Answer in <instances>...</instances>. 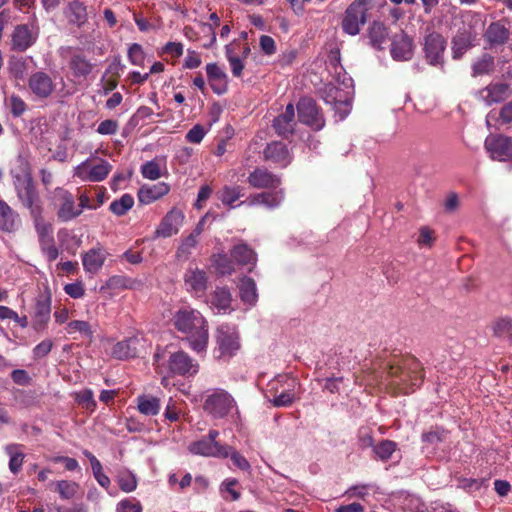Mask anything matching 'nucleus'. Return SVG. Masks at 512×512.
Returning <instances> with one entry per match:
<instances>
[{"instance_id": "nucleus-1", "label": "nucleus", "mask_w": 512, "mask_h": 512, "mask_svg": "<svg viewBox=\"0 0 512 512\" xmlns=\"http://www.w3.org/2000/svg\"><path fill=\"white\" fill-rule=\"evenodd\" d=\"M174 325L178 331L187 335L186 340L193 351H206L209 341L208 322L198 310L180 309L174 315Z\"/></svg>"}, {"instance_id": "nucleus-2", "label": "nucleus", "mask_w": 512, "mask_h": 512, "mask_svg": "<svg viewBox=\"0 0 512 512\" xmlns=\"http://www.w3.org/2000/svg\"><path fill=\"white\" fill-rule=\"evenodd\" d=\"M384 381L392 389L410 393L423 381L421 363L415 358H408L403 365L387 364Z\"/></svg>"}, {"instance_id": "nucleus-3", "label": "nucleus", "mask_w": 512, "mask_h": 512, "mask_svg": "<svg viewBox=\"0 0 512 512\" xmlns=\"http://www.w3.org/2000/svg\"><path fill=\"white\" fill-rule=\"evenodd\" d=\"M13 185L21 206L28 210L31 219L44 214L43 201L34 185L32 176L29 172L23 175L14 174Z\"/></svg>"}, {"instance_id": "nucleus-4", "label": "nucleus", "mask_w": 512, "mask_h": 512, "mask_svg": "<svg viewBox=\"0 0 512 512\" xmlns=\"http://www.w3.org/2000/svg\"><path fill=\"white\" fill-rule=\"evenodd\" d=\"M154 365L160 374L164 373L167 369L172 375L193 376L199 370L198 363L184 351L171 353L167 360V366L165 365L163 354L157 351L154 354Z\"/></svg>"}, {"instance_id": "nucleus-5", "label": "nucleus", "mask_w": 512, "mask_h": 512, "mask_svg": "<svg viewBox=\"0 0 512 512\" xmlns=\"http://www.w3.org/2000/svg\"><path fill=\"white\" fill-rule=\"evenodd\" d=\"M112 171V165L102 158L90 157L74 168L73 176L83 182H101Z\"/></svg>"}, {"instance_id": "nucleus-6", "label": "nucleus", "mask_w": 512, "mask_h": 512, "mask_svg": "<svg viewBox=\"0 0 512 512\" xmlns=\"http://www.w3.org/2000/svg\"><path fill=\"white\" fill-rule=\"evenodd\" d=\"M234 408H236L234 398L223 389H214L206 396L203 403L204 411L215 419L226 417Z\"/></svg>"}, {"instance_id": "nucleus-7", "label": "nucleus", "mask_w": 512, "mask_h": 512, "mask_svg": "<svg viewBox=\"0 0 512 512\" xmlns=\"http://www.w3.org/2000/svg\"><path fill=\"white\" fill-rule=\"evenodd\" d=\"M371 0H355L345 11L342 29L345 33L355 36L367 20L368 5Z\"/></svg>"}, {"instance_id": "nucleus-8", "label": "nucleus", "mask_w": 512, "mask_h": 512, "mask_svg": "<svg viewBox=\"0 0 512 512\" xmlns=\"http://www.w3.org/2000/svg\"><path fill=\"white\" fill-rule=\"evenodd\" d=\"M218 435L217 430H210L206 437L192 442L188 450L195 455L226 458L229 456L230 447L217 442Z\"/></svg>"}, {"instance_id": "nucleus-9", "label": "nucleus", "mask_w": 512, "mask_h": 512, "mask_svg": "<svg viewBox=\"0 0 512 512\" xmlns=\"http://www.w3.org/2000/svg\"><path fill=\"white\" fill-rule=\"evenodd\" d=\"M216 343V357L230 358L240 348L238 332L232 326L221 325L216 330Z\"/></svg>"}, {"instance_id": "nucleus-10", "label": "nucleus", "mask_w": 512, "mask_h": 512, "mask_svg": "<svg viewBox=\"0 0 512 512\" xmlns=\"http://www.w3.org/2000/svg\"><path fill=\"white\" fill-rule=\"evenodd\" d=\"M52 199L58 207L57 217L62 222H68L81 214V208H77L73 195L62 187L52 191Z\"/></svg>"}, {"instance_id": "nucleus-11", "label": "nucleus", "mask_w": 512, "mask_h": 512, "mask_svg": "<svg viewBox=\"0 0 512 512\" xmlns=\"http://www.w3.org/2000/svg\"><path fill=\"white\" fill-rule=\"evenodd\" d=\"M184 288L192 296L201 298L204 297L209 285L208 273L196 266H189L184 275Z\"/></svg>"}, {"instance_id": "nucleus-12", "label": "nucleus", "mask_w": 512, "mask_h": 512, "mask_svg": "<svg viewBox=\"0 0 512 512\" xmlns=\"http://www.w3.org/2000/svg\"><path fill=\"white\" fill-rule=\"evenodd\" d=\"M297 110L300 122L314 130H320L324 127V118L313 99L302 98L297 105Z\"/></svg>"}, {"instance_id": "nucleus-13", "label": "nucleus", "mask_w": 512, "mask_h": 512, "mask_svg": "<svg viewBox=\"0 0 512 512\" xmlns=\"http://www.w3.org/2000/svg\"><path fill=\"white\" fill-rule=\"evenodd\" d=\"M485 148L493 160L512 161V137L503 135L486 139Z\"/></svg>"}, {"instance_id": "nucleus-14", "label": "nucleus", "mask_w": 512, "mask_h": 512, "mask_svg": "<svg viewBox=\"0 0 512 512\" xmlns=\"http://www.w3.org/2000/svg\"><path fill=\"white\" fill-rule=\"evenodd\" d=\"M247 183L255 189H277L281 178L264 167H257L249 173Z\"/></svg>"}, {"instance_id": "nucleus-15", "label": "nucleus", "mask_w": 512, "mask_h": 512, "mask_svg": "<svg viewBox=\"0 0 512 512\" xmlns=\"http://www.w3.org/2000/svg\"><path fill=\"white\" fill-rule=\"evenodd\" d=\"M445 48L446 41L442 35L436 32L427 35L424 42V52L429 64L434 66L442 64Z\"/></svg>"}, {"instance_id": "nucleus-16", "label": "nucleus", "mask_w": 512, "mask_h": 512, "mask_svg": "<svg viewBox=\"0 0 512 512\" xmlns=\"http://www.w3.org/2000/svg\"><path fill=\"white\" fill-rule=\"evenodd\" d=\"M390 53L396 61H409L414 53L413 40L403 31L393 35Z\"/></svg>"}, {"instance_id": "nucleus-17", "label": "nucleus", "mask_w": 512, "mask_h": 512, "mask_svg": "<svg viewBox=\"0 0 512 512\" xmlns=\"http://www.w3.org/2000/svg\"><path fill=\"white\" fill-rule=\"evenodd\" d=\"M51 314V297L49 294H41L36 298L32 327L36 331L46 328Z\"/></svg>"}, {"instance_id": "nucleus-18", "label": "nucleus", "mask_w": 512, "mask_h": 512, "mask_svg": "<svg viewBox=\"0 0 512 512\" xmlns=\"http://www.w3.org/2000/svg\"><path fill=\"white\" fill-rule=\"evenodd\" d=\"M28 86L31 92L40 99L48 98L55 88L51 77L42 71H37L29 77Z\"/></svg>"}, {"instance_id": "nucleus-19", "label": "nucleus", "mask_w": 512, "mask_h": 512, "mask_svg": "<svg viewBox=\"0 0 512 512\" xmlns=\"http://www.w3.org/2000/svg\"><path fill=\"white\" fill-rule=\"evenodd\" d=\"M184 214L177 209L169 211L162 219L158 228L156 229V235L159 237L167 238L174 234H177L180 227L183 225Z\"/></svg>"}, {"instance_id": "nucleus-20", "label": "nucleus", "mask_w": 512, "mask_h": 512, "mask_svg": "<svg viewBox=\"0 0 512 512\" xmlns=\"http://www.w3.org/2000/svg\"><path fill=\"white\" fill-rule=\"evenodd\" d=\"M510 86L506 83H491L479 91V98L488 106L501 102L510 96Z\"/></svg>"}, {"instance_id": "nucleus-21", "label": "nucleus", "mask_w": 512, "mask_h": 512, "mask_svg": "<svg viewBox=\"0 0 512 512\" xmlns=\"http://www.w3.org/2000/svg\"><path fill=\"white\" fill-rule=\"evenodd\" d=\"M20 225L21 218L18 212L4 200L0 199V231L14 233L19 229Z\"/></svg>"}, {"instance_id": "nucleus-22", "label": "nucleus", "mask_w": 512, "mask_h": 512, "mask_svg": "<svg viewBox=\"0 0 512 512\" xmlns=\"http://www.w3.org/2000/svg\"><path fill=\"white\" fill-rule=\"evenodd\" d=\"M295 125L294 106L289 103L285 111L274 119L273 127L278 135L287 138L293 134Z\"/></svg>"}, {"instance_id": "nucleus-23", "label": "nucleus", "mask_w": 512, "mask_h": 512, "mask_svg": "<svg viewBox=\"0 0 512 512\" xmlns=\"http://www.w3.org/2000/svg\"><path fill=\"white\" fill-rule=\"evenodd\" d=\"M265 160L272 161L281 167H287L292 158L287 146L282 142H272L264 149Z\"/></svg>"}, {"instance_id": "nucleus-24", "label": "nucleus", "mask_w": 512, "mask_h": 512, "mask_svg": "<svg viewBox=\"0 0 512 512\" xmlns=\"http://www.w3.org/2000/svg\"><path fill=\"white\" fill-rule=\"evenodd\" d=\"M11 37L12 49L20 52L26 51L36 40L27 25L16 26Z\"/></svg>"}, {"instance_id": "nucleus-25", "label": "nucleus", "mask_w": 512, "mask_h": 512, "mask_svg": "<svg viewBox=\"0 0 512 512\" xmlns=\"http://www.w3.org/2000/svg\"><path fill=\"white\" fill-rule=\"evenodd\" d=\"M170 187L164 182L153 185L142 186L138 193L139 201L143 204H150L160 197L168 194Z\"/></svg>"}, {"instance_id": "nucleus-26", "label": "nucleus", "mask_w": 512, "mask_h": 512, "mask_svg": "<svg viewBox=\"0 0 512 512\" xmlns=\"http://www.w3.org/2000/svg\"><path fill=\"white\" fill-rule=\"evenodd\" d=\"M388 28L381 22H373L367 31L369 44L378 50L384 49V45L388 39Z\"/></svg>"}, {"instance_id": "nucleus-27", "label": "nucleus", "mask_w": 512, "mask_h": 512, "mask_svg": "<svg viewBox=\"0 0 512 512\" xmlns=\"http://www.w3.org/2000/svg\"><path fill=\"white\" fill-rule=\"evenodd\" d=\"M105 259L106 253L102 248H92L83 255V267L89 273H96L103 266Z\"/></svg>"}, {"instance_id": "nucleus-28", "label": "nucleus", "mask_w": 512, "mask_h": 512, "mask_svg": "<svg viewBox=\"0 0 512 512\" xmlns=\"http://www.w3.org/2000/svg\"><path fill=\"white\" fill-rule=\"evenodd\" d=\"M137 338H128L117 342L112 347L111 356L118 360H127L137 354Z\"/></svg>"}, {"instance_id": "nucleus-29", "label": "nucleus", "mask_w": 512, "mask_h": 512, "mask_svg": "<svg viewBox=\"0 0 512 512\" xmlns=\"http://www.w3.org/2000/svg\"><path fill=\"white\" fill-rule=\"evenodd\" d=\"M231 257L239 265L254 267L257 261L256 253L245 243L235 245L231 250Z\"/></svg>"}, {"instance_id": "nucleus-30", "label": "nucleus", "mask_w": 512, "mask_h": 512, "mask_svg": "<svg viewBox=\"0 0 512 512\" xmlns=\"http://www.w3.org/2000/svg\"><path fill=\"white\" fill-rule=\"evenodd\" d=\"M71 24L82 26L88 18L87 9L84 3L80 0L71 1L65 12Z\"/></svg>"}, {"instance_id": "nucleus-31", "label": "nucleus", "mask_w": 512, "mask_h": 512, "mask_svg": "<svg viewBox=\"0 0 512 512\" xmlns=\"http://www.w3.org/2000/svg\"><path fill=\"white\" fill-rule=\"evenodd\" d=\"M484 36L490 44L499 45L507 41L509 38V30L504 24L493 22L488 26Z\"/></svg>"}, {"instance_id": "nucleus-32", "label": "nucleus", "mask_w": 512, "mask_h": 512, "mask_svg": "<svg viewBox=\"0 0 512 512\" xmlns=\"http://www.w3.org/2000/svg\"><path fill=\"white\" fill-rule=\"evenodd\" d=\"M217 195L223 205L235 208L234 203L244 196V188L240 185H225L218 191Z\"/></svg>"}, {"instance_id": "nucleus-33", "label": "nucleus", "mask_w": 512, "mask_h": 512, "mask_svg": "<svg viewBox=\"0 0 512 512\" xmlns=\"http://www.w3.org/2000/svg\"><path fill=\"white\" fill-rule=\"evenodd\" d=\"M201 233L202 225L201 223H199L193 230V232L190 235H188L179 246L177 251V256L179 258L188 259V257L192 253V250L196 247L198 243V237L200 236Z\"/></svg>"}, {"instance_id": "nucleus-34", "label": "nucleus", "mask_w": 512, "mask_h": 512, "mask_svg": "<svg viewBox=\"0 0 512 512\" xmlns=\"http://www.w3.org/2000/svg\"><path fill=\"white\" fill-rule=\"evenodd\" d=\"M232 301L230 291L225 287H216L214 292L210 296V304L217 310L225 311L230 308Z\"/></svg>"}, {"instance_id": "nucleus-35", "label": "nucleus", "mask_w": 512, "mask_h": 512, "mask_svg": "<svg viewBox=\"0 0 512 512\" xmlns=\"http://www.w3.org/2000/svg\"><path fill=\"white\" fill-rule=\"evenodd\" d=\"M239 291L241 300L248 304H255L257 301L256 283L252 278L243 277L240 280Z\"/></svg>"}, {"instance_id": "nucleus-36", "label": "nucleus", "mask_w": 512, "mask_h": 512, "mask_svg": "<svg viewBox=\"0 0 512 512\" xmlns=\"http://www.w3.org/2000/svg\"><path fill=\"white\" fill-rule=\"evenodd\" d=\"M137 405L140 413L146 416H154L160 410V401L158 398L148 395H141L137 398Z\"/></svg>"}, {"instance_id": "nucleus-37", "label": "nucleus", "mask_w": 512, "mask_h": 512, "mask_svg": "<svg viewBox=\"0 0 512 512\" xmlns=\"http://www.w3.org/2000/svg\"><path fill=\"white\" fill-rule=\"evenodd\" d=\"M494 70V58L485 53L472 64V76L489 74Z\"/></svg>"}, {"instance_id": "nucleus-38", "label": "nucleus", "mask_w": 512, "mask_h": 512, "mask_svg": "<svg viewBox=\"0 0 512 512\" xmlns=\"http://www.w3.org/2000/svg\"><path fill=\"white\" fill-rule=\"evenodd\" d=\"M70 68L76 77H86L93 69V65L82 55H73Z\"/></svg>"}, {"instance_id": "nucleus-39", "label": "nucleus", "mask_w": 512, "mask_h": 512, "mask_svg": "<svg viewBox=\"0 0 512 512\" xmlns=\"http://www.w3.org/2000/svg\"><path fill=\"white\" fill-rule=\"evenodd\" d=\"M20 447L18 444H10L5 447V451L10 457L9 469L12 473L19 472L23 464L24 454Z\"/></svg>"}, {"instance_id": "nucleus-40", "label": "nucleus", "mask_w": 512, "mask_h": 512, "mask_svg": "<svg viewBox=\"0 0 512 512\" xmlns=\"http://www.w3.org/2000/svg\"><path fill=\"white\" fill-rule=\"evenodd\" d=\"M262 206L269 210L278 208L285 199L284 189H278L275 191L261 192Z\"/></svg>"}, {"instance_id": "nucleus-41", "label": "nucleus", "mask_w": 512, "mask_h": 512, "mask_svg": "<svg viewBox=\"0 0 512 512\" xmlns=\"http://www.w3.org/2000/svg\"><path fill=\"white\" fill-rule=\"evenodd\" d=\"M134 205V198L130 194H123L119 199H116L111 202L109 209L110 211L117 215L123 216L125 215Z\"/></svg>"}, {"instance_id": "nucleus-42", "label": "nucleus", "mask_w": 512, "mask_h": 512, "mask_svg": "<svg viewBox=\"0 0 512 512\" xmlns=\"http://www.w3.org/2000/svg\"><path fill=\"white\" fill-rule=\"evenodd\" d=\"M493 334L496 337H507L512 342V318L501 317L492 323Z\"/></svg>"}, {"instance_id": "nucleus-43", "label": "nucleus", "mask_w": 512, "mask_h": 512, "mask_svg": "<svg viewBox=\"0 0 512 512\" xmlns=\"http://www.w3.org/2000/svg\"><path fill=\"white\" fill-rule=\"evenodd\" d=\"M225 55L230 64L231 72L234 77H241L244 69L243 59L234 53L232 44L225 46Z\"/></svg>"}, {"instance_id": "nucleus-44", "label": "nucleus", "mask_w": 512, "mask_h": 512, "mask_svg": "<svg viewBox=\"0 0 512 512\" xmlns=\"http://www.w3.org/2000/svg\"><path fill=\"white\" fill-rule=\"evenodd\" d=\"M396 449L397 443L391 440H382L380 443L373 446V452L377 459L381 461L389 460Z\"/></svg>"}, {"instance_id": "nucleus-45", "label": "nucleus", "mask_w": 512, "mask_h": 512, "mask_svg": "<svg viewBox=\"0 0 512 512\" xmlns=\"http://www.w3.org/2000/svg\"><path fill=\"white\" fill-rule=\"evenodd\" d=\"M453 57L459 59L471 47V38L465 33L458 34L452 41Z\"/></svg>"}, {"instance_id": "nucleus-46", "label": "nucleus", "mask_w": 512, "mask_h": 512, "mask_svg": "<svg viewBox=\"0 0 512 512\" xmlns=\"http://www.w3.org/2000/svg\"><path fill=\"white\" fill-rule=\"evenodd\" d=\"M55 490L59 493L62 499H72L79 490V485L76 482L68 480H60L55 483Z\"/></svg>"}, {"instance_id": "nucleus-47", "label": "nucleus", "mask_w": 512, "mask_h": 512, "mask_svg": "<svg viewBox=\"0 0 512 512\" xmlns=\"http://www.w3.org/2000/svg\"><path fill=\"white\" fill-rule=\"evenodd\" d=\"M117 482L120 489L127 493L134 491L137 487L136 476L126 469L119 471Z\"/></svg>"}, {"instance_id": "nucleus-48", "label": "nucleus", "mask_w": 512, "mask_h": 512, "mask_svg": "<svg viewBox=\"0 0 512 512\" xmlns=\"http://www.w3.org/2000/svg\"><path fill=\"white\" fill-rule=\"evenodd\" d=\"M38 240L53 237V226L45 219L44 214L32 219Z\"/></svg>"}, {"instance_id": "nucleus-49", "label": "nucleus", "mask_w": 512, "mask_h": 512, "mask_svg": "<svg viewBox=\"0 0 512 512\" xmlns=\"http://www.w3.org/2000/svg\"><path fill=\"white\" fill-rule=\"evenodd\" d=\"M212 264L216 271L221 275H229L234 272L233 263L225 254L213 255Z\"/></svg>"}, {"instance_id": "nucleus-50", "label": "nucleus", "mask_w": 512, "mask_h": 512, "mask_svg": "<svg viewBox=\"0 0 512 512\" xmlns=\"http://www.w3.org/2000/svg\"><path fill=\"white\" fill-rule=\"evenodd\" d=\"M448 432L442 428H431L422 434V441L432 446H437L439 443L444 442L447 438Z\"/></svg>"}, {"instance_id": "nucleus-51", "label": "nucleus", "mask_w": 512, "mask_h": 512, "mask_svg": "<svg viewBox=\"0 0 512 512\" xmlns=\"http://www.w3.org/2000/svg\"><path fill=\"white\" fill-rule=\"evenodd\" d=\"M76 401L83 408L94 411L96 408V401L94 399V394L91 389H85L76 394Z\"/></svg>"}, {"instance_id": "nucleus-52", "label": "nucleus", "mask_w": 512, "mask_h": 512, "mask_svg": "<svg viewBox=\"0 0 512 512\" xmlns=\"http://www.w3.org/2000/svg\"><path fill=\"white\" fill-rule=\"evenodd\" d=\"M67 332L69 334L79 332L92 339L93 332L88 322L82 320L71 321L67 326Z\"/></svg>"}, {"instance_id": "nucleus-53", "label": "nucleus", "mask_w": 512, "mask_h": 512, "mask_svg": "<svg viewBox=\"0 0 512 512\" xmlns=\"http://www.w3.org/2000/svg\"><path fill=\"white\" fill-rule=\"evenodd\" d=\"M0 319H11L17 322L22 328H26L28 326L27 316L20 317L15 311L7 306H0Z\"/></svg>"}, {"instance_id": "nucleus-54", "label": "nucleus", "mask_w": 512, "mask_h": 512, "mask_svg": "<svg viewBox=\"0 0 512 512\" xmlns=\"http://www.w3.org/2000/svg\"><path fill=\"white\" fill-rule=\"evenodd\" d=\"M141 172L143 177L149 180H156L161 176L160 166L155 161L146 162L142 166Z\"/></svg>"}, {"instance_id": "nucleus-55", "label": "nucleus", "mask_w": 512, "mask_h": 512, "mask_svg": "<svg viewBox=\"0 0 512 512\" xmlns=\"http://www.w3.org/2000/svg\"><path fill=\"white\" fill-rule=\"evenodd\" d=\"M295 398V393L289 389L281 392L278 396L271 400V403L275 407H288L294 402Z\"/></svg>"}, {"instance_id": "nucleus-56", "label": "nucleus", "mask_w": 512, "mask_h": 512, "mask_svg": "<svg viewBox=\"0 0 512 512\" xmlns=\"http://www.w3.org/2000/svg\"><path fill=\"white\" fill-rule=\"evenodd\" d=\"M144 51L140 44L133 43L128 50V59L133 65L142 66L144 62Z\"/></svg>"}, {"instance_id": "nucleus-57", "label": "nucleus", "mask_w": 512, "mask_h": 512, "mask_svg": "<svg viewBox=\"0 0 512 512\" xmlns=\"http://www.w3.org/2000/svg\"><path fill=\"white\" fill-rule=\"evenodd\" d=\"M206 73L209 82L227 80V74L216 63L207 64Z\"/></svg>"}, {"instance_id": "nucleus-58", "label": "nucleus", "mask_w": 512, "mask_h": 512, "mask_svg": "<svg viewBox=\"0 0 512 512\" xmlns=\"http://www.w3.org/2000/svg\"><path fill=\"white\" fill-rule=\"evenodd\" d=\"M370 487H371V485H369V484L355 485V486L350 487L345 492V495L348 498H361V499H365L369 495Z\"/></svg>"}, {"instance_id": "nucleus-59", "label": "nucleus", "mask_w": 512, "mask_h": 512, "mask_svg": "<svg viewBox=\"0 0 512 512\" xmlns=\"http://www.w3.org/2000/svg\"><path fill=\"white\" fill-rule=\"evenodd\" d=\"M117 512H142V505L135 499H124L118 503Z\"/></svg>"}, {"instance_id": "nucleus-60", "label": "nucleus", "mask_w": 512, "mask_h": 512, "mask_svg": "<svg viewBox=\"0 0 512 512\" xmlns=\"http://www.w3.org/2000/svg\"><path fill=\"white\" fill-rule=\"evenodd\" d=\"M10 108L12 115L19 117L26 111L27 105L21 97L12 95L10 97Z\"/></svg>"}, {"instance_id": "nucleus-61", "label": "nucleus", "mask_w": 512, "mask_h": 512, "mask_svg": "<svg viewBox=\"0 0 512 512\" xmlns=\"http://www.w3.org/2000/svg\"><path fill=\"white\" fill-rule=\"evenodd\" d=\"M206 134V131L203 126L197 124L193 126L188 133L186 134V139L190 143L198 144L202 141Z\"/></svg>"}, {"instance_id": "nucleus-62", "label": "nucleus", "mask_w": 512, "mask_h": 512, "mask_svg": "<svg viewBox=\"0 0 512 512\" xmlns=\"http://www.w3.org/2000/svg\"><path fill=\"white\" fill-rule=\"evenodd\" d=\"M26 69L25 61L21 59L11 60L9 62V71L17 79H23Z\"/></svg>"}, {"instance_id": "nucleus-63", "label": "nucleus", "mask_w": 512, "mask_h": 512, "mask_svg": "<svg viewBox=\"0 0 512 512\" xmlns=\"http://www.w3.org/2000/svg\"><path fill=\"white\" fill-rule=\"evenodd\" d=\"M117 130L118 123L112 119L102 121L97 127V132L101 135H113L117 132Z\"/></svg>"}, {"instance_id": "nucleus-64", "label": "nucleus", "mask_w": 512, "mask_h": 512, "mask_svg": "<svg viewBox=\"0 0 512 512\" xmlns=\"http://www.w3.org/2000/svg\"><path fill=\"white\" fill-rule=\"evenodd\" d=\"M53 346V342L49 339L43 340L33 349V357L35 359H41L49 354Z\"/></svg>"}]
</instances>
